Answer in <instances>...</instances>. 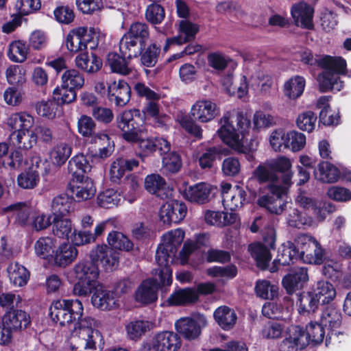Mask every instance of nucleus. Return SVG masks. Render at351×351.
I'll list each match as a JSON object with an SVG mask.
<instances>
[{
  "instance_id": "obj_1",
  "label": "nucleus",
  "mask_w": 351,
  "mask_h": 351,
  "mask_svg": "<svg viewBox=\"0 0 351 351\" xmlns=\"http://www.w3.org/2000/svg\"><path fill=\"white\" fill-rule=\"evenodd\" d=\"M84 307L79 300H58L49 308V315L53 322L66 326L79 320L71 332L72 342L76 343L75 351H101L105 341L99 330L100 323L90 317L81 319Z\"/></svg>"
},
{
  "instance_id": "obj_2",
  "label": "nucleus",
  "mask_w": 351,
  "mask_h": 351,
  "mask_svg": "<svg viewBox=\"0 0 351 351\" xmlns=\"http://www.w3.org/2000/svg\"><path fill=\"white\" fill-rule=\"evenodd\" d=\"M72 273L76 281L73 287L75 295L88 297L92 294V305L101 311H112L119 307L117 293L108 290L99 282V270L95 264L79 261L73 266Z\"/></svg>"
},
{
  "instance_id": "obj_3",
  "label": "nucleus",
  "mask_w": 351,
  "mask_h": 351,
  "mask_svg": "<svg viewBox=\"0 0 351 351\" xmlns=\"http://www.w3.org/2000/svg\"><path fill=\"white\" fill-rule=\"evenodd\" d=\"M219 126L217 134L224 144L239 154H244L249 162L255 160L254 152L258 143L254 139L247 142L250 120L245 114L236 110L226 112L219 120Z\"/></svg>"
},
{
  "instance_id": "obj_4",
  "label": "nucleus",
  "mask_w": 351,
  "mask_h": 351,
  "mask_svg": "<svg viewBox=\"0 0 351 351\" xmlns=\"http://www.w3.org/2000/svg\"><path fill=\"white\" fill-rule=\"evenodd\" d=\"M184 231L176 228L167 232L163 234L161 243L156 253V262L158 267L156 269V276L160 278L161 284L171 285L173 280L172 270L169 267L184 238Z\"/></svg>"
},
{
  "instance_id": "obj_5",
  "label": "nucleus",
  "mask_w": 351,
  "mask_h": 351,
  "mask_svg": "<svg viewBox=\"0 0 351 351\" xmlns=\"http://www.w3.org/2000/svg\"><path fill=\"white\" fill-rule=\"evenodd\" d=\"M217 105L210 99H199L191 107L189 114L179 112L176 120L188 133L201 138L202 128L196 121L206 123L212 121L219 114Z\"/></svg>"
},
{
  "instance_id": "obj_6",
  "label": "nucleus",
  "mask_w": 351,
  "mask_h": 351,
  "mask_svg": "<svg viewBox=\"0 0 351 351\" xmlns=\"http://www.w3.org/2000/svg\"><path fill=\"white\" fill-rule=\"evenodd\" d=\"M5 123L12 131L10 139L14 145L29 149L36 144L37 135L34 129L35 119L30 114L26 112L12 113Z\"/></svg>"
},
{
  "instance_id": "obj_7",
  "label": "nucleus",
  "mask_w": 351,
  "mask_h": 351,
  "mask_svg": "<svg viewBox=\"0 0 351 351\" xmlns=\"http://www.w3.org/2000/svg\"><path fill=\"white\" fill-rule=\"evenodd\" d=\"M319 66L323 69L317 77L319 91H341L344 86V82L340 78V73L343 72L346 67V60L340 56L326 55L319 60Z\"/></svg>"
},
{
  "instance_id": "obj_8",
  "label": "nucleus",
  "mask_w": 351,
  "mask_h": 351,
  "mask_svg": "<svg viewBox=\"0 0 351 351\" xmlns=\"http://www.w3.org/2000/svg\"><path fill=\"white\" fill-rule=\"evenodd\" d=\"M16 222L29 226L33 231L40 232L52 223L51 215L35 209L24 203L10 205L3 209Z\"/></svg>"
},
{
  "instance_id": "obj_9",
  "label": "nucleus",
  "mask_w": 351,
  "mask_h": 351,
  "mask_svg": "<svg viewBox=\"0 0 351 351\" xmlns=\"http://www.w3.org/2000/svg\"><path fill=\"white\" fill-rule=\"evenodd\" d=\"M140 116V111L136 109L125 110L117 115V125L126 141L136 142L140 138L141 133H145V128L140 127L136 121Z\"/></svg>"
},
{
  "instance_id": "obj_10",
  "label": "nucleus",
  "mask_w": 351,
  "mask_h": 351,
  "mask_svg": "<svg viewBox=\"0 0 351 351\" xmlns=\"http://www.w3.org/2000/svg\"><path fill=\"white\" fill-rule=\"evenodd\" d=\"M263 234V243H255L248 247L252 256L256 260L257 265L262 269L266 268L271 258L270 250L274 249L276 242V232L271 228H267Z\"/></svg>"
},
{
  "instance_id": "obj_11",
  "label": "nucleus",
  "mask_w": 351,
  "mask_h": 351,
  "mask_svg": "<svg viewBox=\"0 0 351 351\" xmlns=\"http://www.w3.org/2000/svg\"><path fill=\"white\" fill-rule=\"evenodd\" d=\"M268 189L269 193L258 197L257 203L272 214L281 215L285 210L287 203L285 198L287 187L270 184Z\"/></svg>"
},
{
  "instance_id": "obj_12",
  "label": "nucleus",
  "mask_w": 351,
  "mask_h": 351,
  "mask_svg": "<svg viewBox=\"0 0 351 351\" xmlns=\"http://www.w3.org/2000/svg\"><path fill=\"white\" fill-rule=\"evenodd\" d=\"M295 243L300 250V259L308 264H321L323 262L324 250L319 242L309 234H300Z\"/></svg>"
},
{
  "instance_id": "obj_13",
  "label": "nucleus",
  "mask_w": 351,
  "mask_h": 351,
  "mask_svg": "<svg viewBox=\"0 0 351 351\" xmlns=\"http://www.w3.org/2000/svg\"><path fill=\"white\" fill-rule=\"evenodd\" d=\"M206 316L202 314L194 315L192 317H184L175 322V328L185 339L195 340L197 339L202 328L207 326Z\"/></svg>"
},
{
  "instance_id": "obj_14",
  "label": "nucleus",
  "mask_w": 351,
  "mask_h": 351,
  "mask_svg": "<svg viewBox=\"0 0 351 351\" xmlns=\"http://www.w3.org/2000/svg\"><path fill=\"white\" fill-rule=\"evenodd\" d=\"M181 346V339L173 331L164 330L156 333L151 343H145L141 351H178Z\"/></svg>"
},
{
  "instance_id": "obj_15",
  "label": "nucleus",
  "mask_w": 351,
  "mask_h": 351,
  "mask_svg": "<svg viewBox=\"0 0 351 351\" xmlns=\"http://www.w3.org/2000/svg\"><path fill=\"white\" fill-rule=\"evenodd\" d=\"M110 43L106 34L98 28L79 27L73 29L66 36L67 44H103Z\"/></svg>"
},
{
  "instance_id": "obj_16",
  "label": "nucleus",
  "mask_w": 351,
  "mask_h": 351,
  "mask_svg": "<svg viewBox=\"0 0 351 351\" xmlns=\"http://www.w3.org/2000/svg\"><path fill=\"white\" fill-rule=\"evenodd\" d=\"M187 207L178 200H170L165 203L159 210V218L164 224L178 223L186 217Z\"/></svg>"
},
{
  "instance_id": "obj_17",
  "label": "nucleus",
  "mask_w": 351,
  "mask_h": 351,
  "mask_svg": "<svg viewBox=\"0 0 351 351\" xmlns=\"http://www.w3.org/2000/svg\"><path fill=\"white\" fill-rule=\"evenodd\" d=\"M221 186L222 202L225 209L233 211L243 206L246 193L242 187L238 185L232 186L229 183H223Z\"/></svg>"
},
{
  "instance_id": "obj_18",
  "label": "nucleus",
  "mask_w": 351,
  "mask_h": 351,
  "mask_svg": "<svg viewBox=\"0 0 351 351\" xmlns=\"http://www.w3.org/2000/svg\"><path fill=\"white\" fill-rule=\"evenodd\" d=\"M90 258L88 262L97 266L95 263L100 261L105 270L112 271L118 265L119 253L106 245H98L90 251Z\"/></svg>"
},
{
  "instance_id": "obj_19",
  "label": "nucleus",
  "mask_w": 351,
  "mask_h": 351,
  "mask_svg": "<svg viewBox=\"0 0 351 351\" xmlns=\"http://www.w3.org/2000/svg\"><path fill=\"white\" fill-rule=\"evenodd\" d=\"M45 162L39 157L32 158V165L27 170L20 173L17 177V183L23 189H30L34 188L40 180L39 175L43 169L47 173L48 170L45 167Z\"/></svg>"
},
{
  "instance_id": "obj_20",
  "label": "nucleus",
  "mask_w": 351,
  "mask_h": 351,
  "mask_svg": "<svg viewBox=\"0 0 351 351\" xmlns=\"http://www.w3.org/2000/svg\"><path fill=\"white\" fill-rule=\"evenodd\" d=\"M156 269L153 271L154 278L143 280L135 292V300L143 304H147L155 302L158 298L157 291L161 284L158 276L155 275ZM165 286H167L165 285Z\"/></svg>"
},
{
  "instance_id": "obj_21",
  "label": "nucleus",
  "mask_w": 351,
  "mask_h": 351,
  "mask_svg": "<svg viewBox=\"0 0 351 351\" xmlns=\"http://www.w3.org/2000/svg\"><path fill=\"white\" fill-rule=\"evenodd\" d=\"M308 346V341L302 335V328L299 326L290 327L285 339L279 346V351H302Z\"/></svg>"
},
{
  "instance_id": "obj_22",
  "label": "nucleus",
  "mask_w": 351,
  "mask_h": 351,
  "mask_svg": "<svg viewBox=\"0 0 351 351\" xmlns=\"http://www.w3.org/2000/svg\"><path fill=\"white\" fill-rule=\"evenodd\" d=\"M69 189L73 199L78 202L90 199L96 193L93 181L85 176L73 180L70 184Z\"/></svg>"
},
{
  "instance_id": "obj_23",
  "label": "nucleus",
  "mask_w": 351,
  "mask_h": 351,
  "mask_svg": "<svg viewBox=\"0 0 351 351\" xmlns=\"http://www.w3.org/2000/svg\"><path fill=\"white\" fill-rule=\"evenodd\" d=\"M31 323L30 316L21 309L8 311L3 315L1 324L6 328H10L13 332L27 328Z\"/></svg>"
},
{
  "instance_id": "obj_24",
  "label": "nucleus",
  "mask_w": 351,
  "mask_h": 351,
  "mask_svg": "<svg viewBox=\"0 0 351 351\" xmlns=\"http://www.w3.org/2000/svg\"><path fill=\"white\" fill-rule=\"evenodd\" d=\"M320 322L328 330L326 341L328 337L332 339V336H338L341 334V332L336 330L341 324V313L335 307L332 306L326 307L322 312Z\"/></svg>"
},
{
  "instance_id": "obj_25",
  "label": "nucleus",
  "mask_w": 351,
  "mask_h": 351,
  "mask_svg": "<svg viewBox=\"0 0 351 351\" xmlns=\"http://www.w3.org/2000/svg\"><path fill=\"white\" fill-rule=\"evenodd\" d=\"M78 250L69 242L58 245L51 261L60 267H66L77 258Z\"/></svg>"
},
{
  "instance_id": "obj_26",
  "label": "nucleus",
  "mask_w": 351,
  "mask_h": 351,
  "mask_svg": "<svg viewBox=\"0 0 351 351\" xmlns=\"http://www.w3.org/2000/svg\"><path fill=\"white\" fill-rule=\"evenodd\" d=\"M107 92L109 99L114 101L118 106L126 105L130 99V87L124 80L114 81L110 84Z\"/></svg>"
},
{
  "instance_id": "obj_27",
  "label": "nucleus",
  "mask_w": 351,
  "mask_h": 351,
  "mask_svg": "<svg viewBox=\"0 0 351 351\" xmlns=\"http://www.w3.org/2000/svg\"><path fill=\"white\" fill-rule=\"evenodd\" d=\"M269 165L275 173L281 174L282 182L285 186H290L292 184L293 172L290 158L285 156H280L269 160Z\"/></svg>"
},
{
  "instance_id": "obj_28",
  "label": "nucleus",
  "mask_w": 351,
  "mask_h": 351,
  "mask_svg": "<svg viewBox=\"0 0 351 351\" xmlns=\"http://www.w3.org/2000/svg\"><path fill=\"white\" fill-rule=\"evenodd\" d=\"M215 188L206 182H199L186 187L183 191L184 197L191 202L204 204L208 201Z\"/></svg>"
},
{
  "instance_id": "obj_29",
  "label": "nucleus",
  "mask_w": 351,
  "mask_h": 351,
  "mask_svg": "<svg viewBox=\"0 0 351 351\" xmlns=\"http://www.w3.org/2000/svg\"><path fill=\"white\" fill-rule=\"evenodd\" d=\"M313 8L304 2L293 5L291 10L295 25L306 29L313 27Z\"/></svg>"
},
{
  "instance_id": "obj_30",
  "label": "nucleus",
  "mask_w": 351,
  "mask_h": 351,
  "mask_svg": "<svg viewBox=\"0 0 351 351\" xmlns=\"http://www.w3.org/2000/svg\"><path fill=\"white\" fill-rule=\"evenodd\" d=\"M308 280L307 270L304 267H296L290 271L282 279V285L288 293L302 289Z\"/></svg>"
},
{
  "instance_id": "obj_31",
  "label": "nucleus",
  "mask_w": 351,
  "mask_h": 351,
  "mask_svg": "<svg viewBox=\"0 0 351 351\" xmlns=\"http://www.w3.org/2000/svg\"><path fill=\"white\" fill-rule=\"evenodd\" d=\"M198 300V293L195 287L179 289L173 291L166 302L169 306H182L193 304Z\"/></svg>"
},
{
  "instance_id": "obj_32",
  "label": "nucleus",
  "mask_w": 351,
  "mask_h": 351,
  "mask_svg": "<svg viewBox=\"0 0 351 351\" xmlns=\"http://www.w3.org/2000/svg\"><path fill=\"white\" fill-rule=\"evenodd\" d=\"M149 38L148 27L145 23H134L122 37L120 44H140L147 42Z\"/></svg>"
},
{
  "instance_id": "obj_33",
  "label": "nucleus",
  "mask_w": 351,
  "mask_h": 351,
  "mask_svg": "<svg viewBox=\"0 0 351 351\" xmlns=\"http://www.w3.org/2000/svg\"><path fill=\"white\" fill-rule=\"evenodd\" d=\"M58 245V240L53 237H40L34 243V252L40 258L51 260Z\"/></svg>"
},
{
  "instance_id": "obj_34",
  "label": "nucleus",
  "mask_w": 351,
  "mask_h": 351,
  "mask_svg": "<svg viewBox=\"0 0 351 351\" xmlns=\"http://www.w3.org/2000/svg\"><path fill=\"white\" fill-rule=\"evenodd\" d=\"M213 317L217 324L224 330L232 329L237 320L235 311L227 306H221L216 308Z\"/></svg>"
},
{
  "instance_id": "obj_35",
  "label": "nucleus",
  "mask_w": 351,
  "mask_h": 351,
  "mask_svg": "<svg viewBox=\"0 0 351 351\" xmlns=\"http://www.w3.org/2000/svg\"><path fill=\"white\" fill-rule=\"evenodd\" d=\"M209 244V235L206 233L196 234L195 241L186 240L180 253V261L182 265L187 263L191 253L201 247L207 246Z\"/></svg>"
},
{
  "instance_id": "obj_36",
  "label": "nucleus",
  "mask_w": 351,
  "mask_h": 351,
  "mask_svg": "<svg viewBox=\"0 0 351 351\" xmlns=\"http://www.w3.org/2000/svg\"><path fill=\"white\" fill-rule=\"evenodd\" d=\"M8 273L11 284L16 287L25 286L29 279V271L18 263H12L8 267Z\"/></svg>"
},
{
  "instance_id": "obj_37",
  "label": "nucleus",
  "mask_w": 351,
  "mask_h": 351,
  "mask_svg": "<svg viewBox=\"0 0 351 351\" xmlns=\"http://www.w3.org/2000/svg\"><path fill=\"white\" fill-rule=\"evenodd\" d=\"M305 85L306 81L303 77L300 75L292 77L283 85L284 95L289 99H297L302 95Z\"/></svg>"
},
{
  "instance_id": "obj_38",
  "label": "nucleus",
  "mask_w": 351,
  "mask_h": 351,
  "mask_svg": "<svg viewBox=\"0 0 351 351\" xmlns=\"http://www.w3.org/2000/svg\"><path fill=\"white\" fill-rule=\"evenodd\" d=\"M76 66L88 73H95L98 71L102 66V62L100 58L94 53L88 54V51H82L78 54L75 58Z\"/></svg>"
},
{
  "instance_id": "obj_39",
  "label": "nucleus",
  "mask_w": 351,
  "mask_h": 351,
  "mask_svg": "<svg viewBox=\"0 0 351 351\" xmlns=\"http://www.w3.org/2000/svg\"><path fill=\"white\" fill-rule=\"evenodd\" d=\"M52 223L53 235L69 241L75 228L72 221L69 218L53 217Z\"/></svg>"
},
{
  "instance_id": "obj_40",
  "label": "nucleus",
  "mask_w": 351,
  "mask_h": 351,
  "mask_svg": "<svg viewBox=\"0 0 351 351\" xmlns=\"http://www.w3.org/2000/svg\"><path fill=\"white\" fill-rule=\"evenodd\" d=\"M298 258H300V248L297 249L295 244L291 241H287L280 247L276 261L279 265H287Z\"/></svg>"
},
{
  "instance_id": "obj_41",
  "label": "nucleus",
  "mask_w": 351,
  "mask_h": 351,
  "mask_svg": "<svg viewBox=\"0 0 351 351\" xmlns=\"http://www.w3.org/2000/svg\"><path fill=\"white\" fill-rule=\"evenodd\" d=\"M198 31L199 27L197 25L187 21H182L180 23L179 36L174 37L171 42L169 39H167L166 44H184L191 42Z\"/></svg>"
},
{
  "instance_id": "obj_42",
  "label": "nucleus",
  "mask_w": 351,
  "mask_h": 351,
  "mask_svg": "<svg viewBox=\"0 0 351 351\" xmlns=\"http://www.w3.org/2000/svg\"><path fill=\"white\" fill-rule=\"evenodd\" d=\"M315 178L326 183L336 182L339 178L340 171L337 167L328 162H322L315 172Z\"/></svg>"
},
{
  "instance_id": "obj_43",
  "label": "nucleus",
  "mask_w": 351,
  "mask_h": 351,
  "mask_svg": "<svg viewBox=\"0 0 351 351\" xmlns=\"http://www.w3.org/2000/svg\"><path fill=\"white\" fill-rule=\"evenodd\" d=\"M154 327L153 323L147 320L135 319L128 322L125 330L129 339L138 340Z\"/></svg>"
},
{
  "instance_id": "obj_44",
  "label": "nucleus",
  "mask_w": 351,
  "mask_h": 351,
  "mask_svg": "<svg viewBox=\"0 0 351 351\" xmlns=\"http://www.w3.org/2000/svg\"><path fill=\"white\" fill-rule=\"evenodd\" d=\"M72 153V146L66 142L56 144L49 152V158L52 164L61 166L65 163Z\"/></svg>"
},
{
  "instance_id": "obj_45",
  "label": "nucleus",
  "mask_w": 351,
  "mask_h": 351,
  "mask_svg": "<svg viewBox=\"0 0 351 351\" xmlns=\"http://www.w3.org/2000/svg\"><path fill=\"white\" fill-rule=\"evenodd\" d=\"M91 166L89 162L82 154L75 155L68 163L69 172L76 178L84 176L83 174L89 172Z\"/></svg>"
},
{
  "instance_id": "obj_46",
  "label": "nucleus",
  "mask_w": 351,
  "mask_h": 351,
  "mask_svg": "<svg viewBox=\"0 0 351 351\" xmlns=\"http://www.w3.org/2000/svg\"><path fill=\"white\" fill-rule=\"evenodd\" d=\"M324 327L320 322L311 321L306 325L305 330L302 329V335L306 337L308 344L310 342L319 344L324 341L326 335Z\"/></svg>"
},
{
  "instance_id": "obj_47",
  "label": "nucleus",
  "mask_w": 351,
  "mask_h": 351,
  "mask_svg": "<svg viewBox=\"0 0 351 351\" xmlns=\"http://www.w3.org/2000/svg\"><path fill=\"white\" fill-rule=\"evenodd\" d=\"M106 61L114 73L123 75H128L130 73L131 69L128 66L126 58L121 53L119 54L117 50L108 53Z\"/></svg>"
},
{
  "instance_id": "obj_48",
  "label": "nucleus",
  "mask_w": 351,
  "mask_h": 351,
  "mask_svg": "<svg viewBox=\"0 0 351 351\" xmlns=\"http://www.w3.org/2000/svg\"><path fill=\"white\" fill-rule=\"evenodd\" d=\"M73 202L67 195L54 197L51 202V212L54 217H64L73 210Z\"/></svg>"
},
{
  "instance_id": "obj_49",
  "label": "nucleus",
  "mask_w": 351,
  "mask_h": 351,
  "mask_svg": "<svg viewBox=\"0 0 351 351\" xmlns=\"http://www.w3.org/2000/svg\"><path fill=\"white\" fill-rule=\"evenodd\" d=\"M247 84L248 90L251 88L255 90L256 88L260 87V92L262 94L267 95L270 92L273 85V80L271 76L259 71L251 77Z\"/></svg>"
},
{
  "instance_id": "obj_50",
  "label": "nucleus",
  "mask_w": 351,
  "mask_h": 351,
  "mask_svg": "<svg viewBox=\"0 0 351 351\" xmlns=\"http://www.w3.org/2000/svg\"><path fill=\"white\" fill-rule=\"evenodd\" d=\"M8 149L9 147L6 143H0V167L16 169L21 164L22 156L19 152L15 151L12 152L9 157H6Z\"/></svg>"
},
{
  "instance_id": "obj_51",
  "label": "nucleus",
  "mask_w": 351,
  "mask_h": 351,
  "mask_svg": "<svg viewBox=\"0 0 351 351\" xmlns=\"http://www.w3.org/2000/svg\"><path fill=\"white\" fill-rule=\"evenodd\" d=\"M94 143H100L104 146L99 148L98 152L92 155L93 158L105 159L110 157L114 152V144L110 142L108 135L103 133H97L93 137Z\"/></svg>"
},
{
  "instance_id": "obj_52",
  "label": "nucleus",
  "mask_w": 351,
  "mask_h": 351,
  "mask_svg": "<svg viewBox=\"0 0 351 351\" xmlns=\"http://www.w3.org/2000/svg\"><path fill=\"white\" fill-rule=\"evenodd\" d=\"M319 299L313 293H303L299 295L297 305L300 314L306 315L314 312L319 305Z\"/></svg>"
},
{
  "instance_id": "obj_53",
  "label": "nucleus",
  "mask_w": 351,
  "mask_h": 351,
  "mask_svg": "<svg viewBox=\"0 0 351 351\" xmlns=\"http://www.w3.org/2000/svg\"><path fill=\"white\" fill-rule=\"evenodd\" d=\"M5 75L8 83L11 85H22L27 80V71L21 65H10Z\"/></svg>"
},
{
  "instance_id": "obj_54",
  "label": "nucleus",
  "mask_w": 351,
  "mask_h": 351,
  "mask_svg": "<svg viewBox=\"0 0 351 351\" xmlns=\"http://www.w3.org/2000/svg\"><path fill=\"white\" fill-rule=\"evenodd\" d=\"M264 316L270 319H287L289 317V307L283 308L281 304L271 302L265 303L262 308Z\"/></svg>"
},
{
  "instance_id": "obj_55",
  "label": "nucleus",
  "mask_w": 351,
  "mask_h": 351,
  "mask_svg": "<svg viewBox=\"0 0 351 351\" xmlns=\"http://www.w3.org/2000/svg\"><path fill=\"white\" fill-rule=\"evenodd\" d=\"M313 294L319 299V303L326 304L334 300L336 290L330 282L319 281Z\"/></svg>"
},
{
  "instance_id": "obj_56",
  "label": "nucleus",
  "mask_w": 351,
  "mask_h": 351,
  "mask_svg": "<svg viewBox=\"0 0 351 351\" xmlns=\"http://www.w3.org/2000/svg\"><path fill=\"white\" fill-rule=\"evenodd\" d=\"M61 82L64 86L73 90L80 89L84 84L83 75L75 69L66 70L61 77Z\"/></svg>"
},
{
  "instance_id": "obj_57",
  "label": "nucleus",
  "mask_w": 351,
  "mask_h": 351,
  "mask_svg": "<svg viewBox=\"0 0 351 351\" xmlns=\"http://www.w3.org/2000/svg\"><path fill=\"white\" fill-rule=\"evenodd\" d=\"M252 178L258 182H276L278 180V177L269 165V160L258 165L252 172Z\"/></svg>"
},
{
  "instance_id": "obj_58",
  "label": "nucleus",
  "mask_w": 351,
  "mask_h": 351,
  "mask_svg": "<svg viewBox=\"0 0 351 351\" xmlns=\"http://www.w3.org/2000/svg\"><path fill=\"white\" fill-rule=\"evenodd\" d=\"M255 291L259 298L273 300L278 294V286L267 280H261L256 282Z\"/></svg>"
},
{
  "instance_id": "obj_59",
  "label": "nucleus",
  "mask_w": 351,
  "mask_h": 351,
  "mask_svg": "<svg viewBox=\"0 0 351 351\" xmlns=\"http://www.w3.org/2000/svg\"><path fill=\"white\" fill-rule=\"evenodd\" d=\"M107 241L112 249L130 251L133 247V243L131 241L120 232L112 231L110 232L107 237Z\"/></svg>"
},
{
  "instance_id": "obj_60",
  "label": "nucleus",
  "mask_w": 351,
  "mask_h": 351,
  "mask_svg": "<svg viewBox=\"0 0 351 351\" xmlns=\"http://www.w3.org/2000/svg\"><path fill=\"white\" fill-rule=\"evenodd\" d=\"M120 201V194L112 189H108L99 193L97 197V204L106 208L117 206Z\"/></svg>"
},
{
  "instance_id": "obj_61",
  "label": "nucleus",
  "mask_w": 351,
  "mask_h": 351,
  "mask_svg": "<svg viewBox=\"0 0 351 351\" xmlns=\"http://www.w3.org/2000/svg\"><path fill=\"white\" fill-rule=\"evenodd\" d=\"M287 132L282 128L273 130L268 138L271 149L275 152H282L287 147Z\"/></svg>"
},
{
  "instance_id": "obj_62",
  "label": "nucleus",
  "mask_w": 351,
  "mask_h": 351,
  "mask_svg": "<svg viewBox=\"0 0 351 351\" xmlns=\"http://www.w3.org/2000/svg\"><path fill=\"white\" fill-rule=\"evenodd\" d=\"M287 223L291 227L301 228L304 226H311L313 224V219L306 214H303L298 209L293 208L287 215Z\"/></svg>"
},
{
  "instance_id": "obj_63",
  "label": "nucleus",
  "mask_w": 351,
  "mask_h": 351,
  "mask_svg": "<svg viewBox=\"0 0 351 351\" xmlns=\"http://www.w3.org/2000/svg\"><path fill=\"white\" fill-rule=\"evenodd\" d=\"M76 92L61 84L53 91V99L57 104H66L74 101L76 99Z\"/></svg>"
},
{
  "instance_id": "obj_64",
  "label": "nucleus",
  "mask_w": 351,
  "mask_h": 351,
  "mask_svg": "<svg viewBox=\"0 0 351 351\" xmlns=\"http://www.w3.org/2000/svg\"><path fill=\"white\" fill-rule=\"evenodd\" d=\"M287 147L292 152L301 151L306 145V136L296 130L287 132Z\"/></svg>"
}]
</instances>
